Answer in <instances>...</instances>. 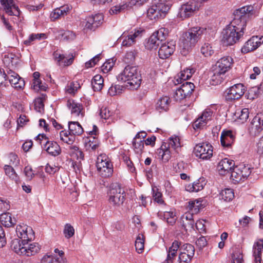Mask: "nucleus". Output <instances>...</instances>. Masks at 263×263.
<instances>
[{
	"mask_svg": "<svg viewBox=\"0 0 263 263\" xmlns=\"http://www.w3.org/2000/svg\"><path fill=\"white\" fill-rule=\"evenodd\" d=\"M119 81L126 83L125 87L128 89H138L141 82L140 75L135 66H127L117 77Z\"/></svg>",
	"mask_w": 263,
	"mask_h": 263,
	"instance_id": "nucleus-1",
	"label": "nucleus"
},
{
	"mask_svg": "<svg viewBox=\"0 0 263 263\" xmlns=\"http://www.w3.org/2000/svg\"><path fill=\"white\" fill-rule=\"evenodd\" d=\"M1 5L3 6L6 14L9 17L4 15L1 16V19L5 27L10 31L13 30V27L10 22L15 23L20 19V11L14 2V0H0Z\"/></svg>",
	"mask_w": 263,
	"mask_h": 263,
	"instance_id": "nucleus-2",
	"label": "nucleus"
},
{
	"mask_svg": "<svg viewBox=\"0 0 263 263\" xmlns=\"http://www.w3.org/2000/svg\"><path fill=\"white\" fill-rule=\"evenodd\" d=\"M206 29L199 26L190 28L183 34L182 46L187 51L195 46L198 41L205 33Z\"/></svg>",
	"mask_w": 263,
	"mask_h": 263,
	"instance_id": "nucleus-3",
	"label": "nucleus"
},
{
	"mask_svg": "<svg viewBox=\"0 0 263 263\" xmlns=\"http://www.w3.org/2000/svg\"><path fill=\"white\" fill-rule=\"evenodd\" d=\"M244 29L231 22L222 31V42L226 46H231L239 40L244 34Z\"/></svg>",
	"mask_w": 263,
	"mask_h": 263,
	"instance_id": "nucleus-4",
	"label": "nucleus"
},
{
	"mask_svg": "<svg viewBox=\"0 0 263 263\" xmlns=\"http://www.w3.org/2000/svg\"><path fill=\"white\" fill-rule=\"evenodd\" d=\"M108 196L109 203L115 208H119L125 200V191L121 184L115 183L110 186Z\"/></svg>",
	"mask_w": 263,
	"mask_h": 263,
	"instance_id": "nucleus-5",
	"label": "nucleus"
},
{
	"mask_svg": "<svg viewBox=\"0 0 263 263\" xmlns=\"http://www.w3.org/2000/svg\"><path fill=\"white\" fill-rule=\"evenodd\" d=\"M254 8L252 5H248L236 9L234 12V17L232 22L239 27L245 29L247 22L253 14Z\"/></svg>",
	"mask_w": 263,
	"mask_h": 263,
	"instance_id": "nucleus-6",
	"label": "nucleus"
},
{
	"mask_svg": "<svg viewBox=\"0 0 263 263\" xmlns=\"http://www.w3.org/2000/svg\"><path fill=\"white\" fill-rule=\"evenodd\" d=\"M97 171L103 177H109L113 173V165L105 154L100 155L97 160Z\"/></svg>",
	"mask_w": 263,
	"mask_h": 263,
	"instance_id": "nucleus-7",
	"label": "nucleus"
},
{
	"mask_svg": "<svg viewBox=\"0 0 263 263\" xmlns=\"http://www.w3.org/2000/svg\"><path fill=\"white\" fill-rule=\"evenodd\" d=\"M201 7L195 0L189 2L181 5L179 9L177 17L181 20L188 18L196 13Z\"/></svg>",
	"mask_w": 263,
	"mask_h": 263,
	"instance_id": "nucleus-8",
	"label": "nucleus"
},
{
	"mask_svg": "<svg viewBox=\"0 0 263 263\" xmlns=\"http://www.w3.org/2000/svg\"><path fill=\"white\" fill-rule=\"evenodd\" d=\"M250 174V167L244 164H240L233 168L231 173V178L234 183H236L247 178Z\"/></svg>",
	"mask_w": 263,
	"mask_h": 263,
	"instance_id": "nucleus-9",
	"label": "nucleus"
},
{
	"mask_svg": "<svg viewBox=\"0 0 263 263\" xmlns=\"http://www.w3.org/2000/svg\"><path fill=\"white\" fill-rule=\"evenodd\" d=\"M194 152L197 157L202 160H209L213 156V146L207 143H201L196 145Z\"/></svg>",
	"mask_w": 263,
	"mask_h": 263,
	"instance_id": "nucleus-10",
	"label": "nucleus"
},
{
	"mask_svg": "<svg viewBox=\"0 0 263 263\" xmlns=\"http://www.w3.org/2000/svg\"><path fill=\"white\" fill-rule=\"evenodd\" d=\"M179 261L180 263H189L195 254V248L189 243H185L179 247Z\"/></svg>",
	"mask_w": 263,
	"mask_h": 263,
	"instance_id": "nucleus-11",
	"label": "nucleus"
},
{
	"mask_svg": "<svg viewBox=\"0 0 263 263\" xmlns=\"http://www.w3.org/2000/svg\"><path fill=\"white\" fill-rule=\"evenodd\" d=\"M16 233L17 236L23 240V242L31 241L34 238V233L32 228L24 223L16 226Z\"/></svg>",
	"mask_w": 263,
	"mask_h": 263,
	"instance_id": "nucleus-12",
	"label": "nucleus"
},
{
	"mask_svg": "<svg viewBox=\"0 0 263 263\" xmlns=\"http://www.w3.org/2000/svg\"><path fill=\"white\" fill-rule=\"evenodd\" d=\"M246 87L241 83H238L230 87L226 91L227 100H237L245 93Z\"/></svg>",
	"mask_w": 263,
	"mask_h": 263,
	"instance_id": "nucleus-13",
	"label": "nucleus"
},
{
	"mask_svg": "<svg viewBox=\"0 0 263 263\" xmlns=\"http://www.w3.org/2000/svg\"><path fill=\"white\" fill-rule=\"evenodd\" d=\"M142 31L140 30H135L128 33L124 32L120 37L119 40H122V45L125 47H129L136 43L137 39L142 36Z\"/></svg>",
	"mask_w": 263,
	"mask_h": 263,
	"instance_id": "nucleus-14",
	"label": "nucleus"
},
{
	"mask_svg": "<svg viewBox=\"0 0 263 263\" xmlns=\"http://www.w3.org/2000/svg\"><path fill=\"white\" fill-rule=\"evenodd\" d=\"M263 130V113H258L253 119L249 130L254 136H257Z\"/></svg>",
	"mask_w": 263,
	"mask_h": 263,
	"instance_id": "nucleus-15",
	"label": "nucleus"
},
{
	"mask_svg": "<svg viewBox=\"0 0 263 263\" xmlns=\"http://www.w3.org/2000/svg\"><path fill=\"white\" fill-rule=\"evenodd\" d=\"M263 43V36L258 37L253 36L248 41H247L241 51L243 53H247L256 49Z\"/></svg>",
	"mask_w": 263,
	"mask_h": 263,
	"instance_id": "nucleus-16",
	"label": "nucleus"
},
{
	"mask_svg": "<svg viewBox=\"0 0 263 263\" xmlns=\"http://www.w3.org/2000/svg\"><path fill=\"white\" fill-rule=\"evenodd\" d=\"M11 86L16 89H22L25 86V81L23 78L12 69L7 70V78Z\"/></svg>",
	"mask_w": 263,
	"mask_h": 263,
	"instance_id": "nucleus-17",
	"label": "nucleus"
},
{
	"mask_svg": "<svg viewBox=\"0 0 263 263\" xmlns=\"http://www.w3.org/2000/svg\"><path fill=\"white\" fill-rule=\"evenodd\" d=\"M233 63V60L231 57H224L217 61L213 68L225 74L231 69Z\"/></svg>",
	"mask_w": 263,
	"mask_h": 263,
	"instance_id": "nucleus-18",
	"label": "nucleus"
},
{
	"mask_svg": "<svg viewBox=\"0 0 263 263\" xmlns=\"http://www.w3.org/2000/svg\"><path fill=\"white\" fill-rule=\"evenodd\" d=\"M175 50V42L170 41L163 44L158 51V55L160 59H166L168 58Z\"/></svg>",
	"mask_w": 263,
	"mask_h": 263,
	"instance_id": "nucleus-19",
	"label": "nucleus"
},
{
	"mask_svg": "<svg viewBox=\"0 0 263 263\" xmlns=\"http://www.w3.org/2000/svg\"><path fill=\"white\" fill-rule=\"evenodd\" d=\"M66 105L72 116L81 117L84 116L83 107L81 103L77 102L73 99H69L67 101Z\"/></svg>",
	"mask_w": 263,
	"mask_h": 263,
	"instance_id": "nucleus-20",
	"label": "nucleus"
},
{
	"mask_svg": "<svg viewBox=\"0 0 263 263\" xmlns=\"http://www.w3.org/2000/svg\"><path fill=\"white\" fill-rule=\"evenodd\" d=\"M103 20V16L101 14L89 16L86 19L85 28L90 30H95L102 23Z\"/></svg>",
	"mask_w": 263,
	"mask_h": 263,
	"instance_id": "nucleus-21",
	"label": "nucleus"
},
{
	"mask_svg": "<svg viewBox=\"0 0 263 263\" xmlns=\"http://www.w3.org/2000/svg\"><path fill=\"white\" fill-rule=\"evenodd\" d=\"M179 222L185 230H194L195 221L193 214L187 212L182 215Z\"/></svg>",
	"mask_w": 263,
	"mask_h": 263,
	"instance_id": "nucleus-22",
	"label": "nucleus"
},
{
	"mask_svg": "<svg viewBox=\"0 0 263 263\" xmlns=\"http://www.w3.org/2000/svg\"><path fill=\"white\" fill-rule=\"evenodd\" d=\"M29 241L24 242V250H23V255L30 256L34 255L39 253L41 249L40 246L36 242L29 243Z\"/></svg>",
	"mask_w": 263,
	"mask_h": 263,
	"instance_id": "nucleus-23",
	"label": "nucleus"
},
{
	"mask_svg": "<svg viewBox=\"0 0 263 263\" xmlns=\"http://www.w3.org/2000/svg\"><path fill=\"white\" fill-rule=\"evenodd\" d=\"M253 263H262L261 254L263 252V239H259L253 245Z\"/></svg>",
	"mask_w": 263,
	"mask_h": 263,
	"instance_id": "nucleus-24",
	"label": "nucleus"
},
{
	"mask_svg": "<svg viewBox=\"0 0 263 263\" xmlns=\"http://www.w3.org/2000/svg\"><path fill=\"white\" fill-rule=\"evenodd\" d=\"M3 61L9 69L10 68L15 69L20 63V59L16 55L9 53L4 55Z\"/></svg>",
	"mask_w": 263,
	"mask_h": 263,
	"instance_id": "nucleus-25",
	"label": "nucleus"
},
{
	"mask_svg": "<svg viewBox=\"0 0 263 263\" xmlns=\"http://www.w3.org/2000/svg\"><path fill=\"white\" fill-rule=\"evenodd\" d=\"M234 166V162L233 160L224 158L218 163L217 167L219 173L221 175H224L231 171Z\"/></svg>",
	"mask_w": 263,
	"mask_h": 263,
	"instance_id": "nucleus-26",
	"label": "nucleus"
},
{
	"mask_svg": "<svg viewBox=\"0 0 263 263\" xmlns=\"http://www.w3.org/2000/svg\"><path fill=\"white\" fill-rule=\"evenodd\" d=\"M70 9L68 5L61 6L54 9L50 13V17L52 21H54L67 15Z\"/></svg>",
	"mask_w": 263,
	"mask_h": 263,
	"instance_id": "nucleus-27",
	"label": "nucleus"
},
{
	"mask_svg": "<svg viewBox=\"0 0 263 263\" xmlns=\"http://www.w3.org/2000/svg\"><path fill=\"white\" fill-rule=\"evenodd\" d=\"M195 70L193 68H186L181 71L175 78V85L182 84L185 81L191 78Z\"/></svg>",
	"mask_w": 263,
	"mask_h": 263,
	"instance_id": "nucleus-28",
	"label": "nucleus"
},
{
	"mask_svg": "<svg viewBox=\"0 0 263 263\" xmlns=\"http://www.w3.org/2000/svg\"><path fill=\"white\" fill-rule=\"evenodd\" d=\"M44 148L46 151L53 156H57L61 154V149L59 145L54 141H47L44 144Z\"/></svg>",
	"mask_w": 263,
	"mask_h": 263,
	"instance_id": "nucleus-29",
	"label": "nucleus"
},
{
	"mask_svg": "<svg viewBox=\"0 0 263 263\" xmlns=\"http://www.w3.org/2000/svg\"><path fill=\"white\" fill-rule=\"evenodd\" d=\"M235 139L232 131H223L220 137L221 144L223 147H229L233 143Z\"/></svg>",
	"mask_w": 263,
	"mask_h": 263,
	"instance_id": "nucleus-30",
	"label": "nucleus"
},
{
	"mask_svg": "<svg viewBox=\"0 0 263 263\" xmlns=\"http://www.w3.org/2000/svg\"><path fill=\"white\" fill-rule=\"evenodd\" d=\"M206 182L204 178H200L193 183L189 184L185 186V190L190 192H197L202 190Z\"/></svg>",
	"mask_w": 263,
	"mask_h": 263,
	"instance_id": "nucleus-31",
	"label": "nucleus"
},
{
	"mask_svg": "<svg viewBox=\"0 0 263 263\" xmlns=\"http://www.w3.org/2000/svg\"><path fill=\"white\" fill-rule=\"evenodd\" d=\"M54 55L59 65L61 66H68L73 63L74 60V57L72 55L67 56L63 54H60L56 52L55 53Z\"/></svg>",
	"mask_w": 263,
	"mask_h": 263,
	"instance_id": "nucleus-32",
	"label": "nucleus"
},
{
	"mask_svg": "<svg viewBox=\"0 0 263 263\" xmlns=\"http://www.w3.org/2000/svg\"><path fill=\"white\" fill-rule=\"evenodd\" d=\"M171 150L167 146V144H162L161 147L157 149V154L163 162H167L171 157Z\"/></svg>",
	"mask_w": 263,
	"mask_h": 263,
	"instance_id": "nucleus-33",
	"label": "nucleus"
},
{
	"mask_svg": "<svg viewBox=\"0 0 263 263\" xmlns=\"http://www.w3.org/2000/svg\"><path fill=\"white\" fill-rule=\"evenodd\" d=\"M84 141V147L87 151L96 150L99 146L98 140L93 136L86 137Z\"/></svg>",
	"mask_w": 263,
	"mask_h": 263,
	"instance_id": "nucleus-34",
	"label": "nucleus"
},
{
	"mask_svg": "<svg viewBox=\"0 0 263 263\" xmlns=\"http://www.w3.org/2000/svg\"><path fill=\"white\" fill-rule=\"evenodd\" d=\"M163 144H167L168 148L174 150L176 153H178L181 148L180 139L178 136H172L168 139L167 142H164Z\"/></svg>",
	"mask_w": 263,
	"mask_h": 263,
	"instance_id": "nucleus-35",
	"label": "nucleus"
},
{
	"mask_svg": "<svg viewBox=\"0 0 263 263\" xmlns=\"http://www.w3.org/2000/svg\"><path fill=\"white\" fill-rule=\"evenodd\" d=\"M171 99L167 96L161 97L157 101L156 104V109L161 112L162 111H167L170 106Z\"/></svg>",
	"mask_w": 263,
	"mask_h": 263,
	"instance_id": "nucleus-36",
	"label": "nucleus"
},
{
	"mask_svg": "<svg viewBox=\"0 0 263 263\" xmlns=\"http://www.w3.org/2000/svg\"><path fill=\"white\" fill-rule=\"evenodd\" d=\"M212 75L210 79V84L212 85H217L220 84L223 80L224 73L213 67Z\"/></svg>",
	"mask_w": 263,
	"mask_h": 263,
	"instance_id": "nucleus-37",
	"label": "nucleus"
},
{
	"mask_svg": "<svg viewBox=\"0 0 263 263\" xmlns=\"http://www.w3.org/2000/svg\"><path fill=\"white\" fill-rule=\"evenodd\" d=\"M154 5L157 7V9L160 14H161V17H163L165 16L172 5L171 3H166L163 0H159L158 2L154 3Z\"/></svg>",
	"mask_w": 263,
	"mask_h": 263,
	"instance_id": "nucleus-38",
	"label": "nucleus"
},
{
	"mask_svg": "<svg viewBox=\"0 0 263 263\" xmlns=\"http://www.w3.org/2000/svg\"><path fill=\"white\" fill-rule=\"evenodd\" d=\"M68 153L72 158L77 159L80 162L84 158L83 152L76 145L69 146Z\"/></svg>",
	"mask_w": 263,
	"mask_h": 263,
	"instance_id": "nucleus-39",
	"label": "nucleus"
},
{
	"mask_svg": "<svg viewBox=\"0 0 263 263\" xmlns=\"http://www.w3.org/2000/svg\"><path fill=\"white\" fill-rule=\"evenodd\" d=\"M0 221L3 226L7 228L13 226L16 223L15 219H12L9 213L2 214L0 216Z\"/></svg>",
	"mask_w": 263,
	"mask_h": 263,
	"instance_id": "nucleus-40",
	"label": "nucleus"
},
{
	"mask_svg": "<svg viewBox=\"0 0 263 263\" xmlns=\"http://www.w3.org/2000/svg\"><path fill=\"white\" fill-rule=\"evenodd\" d=\"M46 38V35L45 33H32L23 41V44L26 46H29L33 44L35 41Z\"/></svg>",
	"mask_w": 263,
	"mask_h": 263,
	"instance_id": "nucleus-41",
	"label": "nucleus"
},
{
	"mask_svg": "<svg viewBox=\"0 0 263 263\" xmlns=\"http://www.w3.org/2000/svg\"><path fill=\"white\" fill-rule=\"evenodd\" d=\"M68 128L70 134L80 135L83 132V129L78 122H69Z\"/></svg>",
	"mask_w": 263,
	"mask_h": 263,
	"instance_id": "nucleus-42",
	"label": "nucleus"
},
{
	"mask_svg": "<svg viewBox=\"0 0 263 263\" xmlns=\"http://www.w3.org/2000/svg\"><path fill=\"white\" fill-rule=\"evenodd\" d=\"M202 201L201 198L190 201L188 202V209L194 213H198L202 208Z\"/></svg>",
	"mask_w": 263,
	"mask_h": 263,
	"instance_id": "nucleus-43",
	"label": "nucleus"
},
{
	"mask_svg": "<svg viewBox=\"0 0 263 263\" xmlns=\"http://www.w3.org/2000/svg\"><path fill=\"white\" fill-rule=\"evenodd\" d=\"M104 80L100 74L95 76L91 80V85L95 91H100L103 86Z\"/></svg>",
	"mask_w": 263,
	"mask_h": 263,
	"instance_id": "nucleus-44",
	"label": "nucleus"
},
{
	"mask_svg": "<svg viewBox=\"0 0 263 263\" xmlns=\"http://www.w3.org/2000/svg\"><path fill=\"white\" fill-rule=\"evenodd\" d=\"M236 118L242 123L246 122L249 118V111L248 108H238L235 113Z\"/></svg>",
	"mask_w": 263,
	"mask_h": 263,
	"instance_id": "nucleus-45",
	"label": "nucleus"
},
{
	"mask_svg": "<svg viewBox=\"0 0 263 263\" xmlns=\"http://www.w3.org/2000/svg\"><path fill=\"white\" fill-rule=\"evenodd\" d=\"M24 242H22L18 239H14L11 241V248L16 253L23 255V250H24Z\"/></svg>",
	"mask_w": 263,
	"mask_h": 263,
	"instance_id": "nucleus-46",
	"label": "nucleus"
},
{
	"mask_svg": "<svg viewBox=\"0 0 263 263\" xmlns=\"http://www.w3.org/2000/svg\"><path fill=\"white\" fill-rule=\"evenodd\" d=\"M41 263H67L66 259L55 258L53 255H46L42 258Z\"/></svg>",
	"mask_w": 263,
	"mask_h": 263,
	"instance_id": "nucleus-47",
	"label": "nucleus"
},
{
	"mask_svg": "<svg viewBox=\"0 0 263 263\" xmlns=\"http://www.w3.org/2000/svg\"><path fill=\"white\" fill-rule=\"evenodd\" d=\"M234 197V193L231 189H225L222 190L219 194V198L225 201H230Z\"/></svg>",
	"mask_w": 263,
	"mask_h": 263,
	"instance_id": "nucleus-48",
	"label": "nucleus"
},
{
	"mask_svg": "<svg viewBox=\"0 0 263 263\" xmlns=\"http://www.w3.org/2000/svg\"><path fill=\"white\" fill-rule=\"evenodd\" d=\"M59 37L64 41H70L75 39L76 35L73 32L70 31L60 30L59 31Z\"/></svg>",
	"mask_w": 263,
	"mask_h": 263,
	"instance_id": "nucleus-49",
	"label": "nucleus"
},
{
	"mask_svg": "<svg viewBox=\"0 0 263 263\" xmlns=\"http://www.w3.org/2000/svg\"><path fill=\"white\" fill-rule=\"evenodd\" d=\"M133 145L134 151L136 154H142L144 147L143 140H138L136 138H134L133 141Z\"/></svg>",
	"mask_w": 263,
	"mask_h": 263,
	"instance_id": "nucleus-50",
	"label": "nucleus"
},
{
	"mask_svg": "<svg viewBox=\"0 0 263 263\" xmlns=\"http://www.w3.org/2000/svg\"><path fill=\"white\" fill-rule=\"evenodd\" d=\"M147 16L151 20L161 17V14L158 12L157 7L155 6L154 4L147 10Z\"/></svg>",
	"mask_w": 263,
	"mask_h": 263,
	"instance_id": "nucleus-51",
	"label": "nucleus"
},
{
	"mask_svg": "<svg viewBox=\"0 0 263 263\" xmlns=\"http://www.w3.org/2000/svg\"><path fill=\"white\" fill-rule=\"evenodd\" d=\"M5 174L10 178L17 181L18 180V177L15 173L14 168L10 165H5L4 167Z\"/></svg>",
	"mask_w": 263,
	"mask_h": 263,
	"instance_id": "nucleus-52",
	"label": "nucleus"
},
{
	"mask_svg": "<svg viewBox=\"0 0 263 263\" xmlns=\"http://www.w3.org/2000/svg\"><path fill=\"white\" fill-rule=\"evenodd\" d=\"M125 87V85L124 86L120 85H112L109 88L108 93L111 96L120 95L124 91Z\"/></svg>",
	"mask_w": 263,
	"mask_h": 263,
	"instance_id": "nucleus-53",
	"label": "nucleus"
},
{
	"mask_svg": "<svg viewBox=\"0 0 263 263\" xmlns=\"http://www.w3.org/2000/svg\"><path fill=\"white\" fill-rule=\"evenodd\" d=\"M80 87V84L78 82H72L67 85L65 87V90L66 92L69 94L74 95Z\"/></svg>",
	"mask_w": 263,
	"mask_h": 263,
	"instance_id": "nucleus-54",
	"label": "nucleus"
},
{
	"mask_svg": "<svg viewBox=\"0 0 263 263\" xmlns=\"http://www.w3.org/2000/svg\"><path fill=\"white\" fill-rule=\"evenodd\" d=\"M182 83L180 88L187 97L189 96L195 87L194 84L189 82H184Z\"/></svg>",
	"mask_w": 263,
	"mask_h": 263,
	"instance_id": "nucleus-55",
	"label": "nucleus"
},
{
	"mask_svg": "<svg viewBox=\"0 0 263 263\" xmlns=\"http://www.w3.org/2000/svg\"><path fill=\"white\" fill-rule=\"evenodd\" d=\"M160 42L161 41L153 33L149 38L146 46L149 49L156 48Z\"/></svg>",
	"mask_w": 263,
	"mask_h": 263,
	"instance_id": "nucleus-56",
	"label": "nucleus"
},
{
	"mask_svg": "<svg viewBox=\"0 0 263 263\" xmlns=\"http://www.w3.org/2000/svg\"><path fill=\"white\" fill-rule=\"evenodd\" d=\"M169 31L165 28H161L158 31L155 32L154 34L161 42L165 40L168 36Z\"/></svg>",
	"mask_w": 263,
	"mask_h": 263,
	"instance_id": "nucleus-57",
	"label": "nucleus"
},
{
	"mask_svg": "<svg viewBox=\"0 0 263 263\" xmlns=\"http://www.w3.org/2000/svg\"><path fill=\"white\" fill-rule=\"evenodd\" d=\"M180 246V242H178L177 240L174 241L172 243V246L169 248L167 252V253L171 255L174 258H175V257L177 256V251L179 248Z\"/></svg>",
	"mask_w": 263,
	"mask_h": 263,
	"instance_id": "nucleus-58",
	"label": "nucleus"
},
{
	"mask_svg": "<svg viewBox=\"0 0 263 263\" xmlns=\"http://www.w3.org/2000/svg\"><path fill=\"white\" fill-rule=\"evenodd\" d=\"M116 60L114 59L107 60L102 66V71L104 73H107L111 70L115 65Z\"/></svg>",
	"mask_w": 263,
	"mask_h": 263,
	"instance_id": "nucleus-59",
	"label": "nucleus"
},
{
	"mask_svg": "<svg viewBox=\"0 0 263 263\" xmlns=\"http://www.w3.org/2000/svg\"><path fill=\"white\" fill-rule=\"evenodd\" d=\"M144 243V241L143 235L139 234L136 238L135 244L136 250L138 253H140L143 250Z\"/></svg>",
	"mask_w": 263,
	"mask_h": 263,
	"instance_id": "nucleus-60",
	"label": "nucleus"
},
{
	"mask_svg": "<svg viewBox=\"0 0 263 263\" xmlns=\"http://www.w3.org/2000/svg\"><path fill=\"white\" fill-rule=\"evenodd\" d=\"M213 114V112L211 109L206 108L199 117L202 118V120L207 124L209 121L211 120Z\"/></svg>",
	"mask_w": 263,
	"mask_h": 263,
	"instance_id": "nucleus-61",
	"label": "nucleus"
},
{
	"mask_svg": "<svg viewBox=\"0 0 263 263\" xmlns=\"http://www.w3.org/2000/svg\"><path fill=\"white\" fill-rule=\"evenodd\" d=\"M65 237L66 238H70L74 234V229L73 227L69 223L65 224L63 231Z\"/></svg>",
	"mask_w": 263,
	"mask_h": 263,
	"instance_id": "nucleus-62",
	"label": "nucleus"
},
{
	"mask_svg": "<svg viewBox=\"0 0 263 263\" xmlns=\"http://www.w3.org/2000/svg\"><path fill=\"white\" fill-rule=\"evenodd\" d=\"M201 52L205 57H209L214 53V51L212 49L210 44L208 43H205L202 46L201 48Z\"/></svg>",
	"mask_w": 263,
	"mask_h": 263,
	"instance_id": "nucleus-63",
	"label": "nucleus"
},
{
	"mask_svg": "<svg viewBox=\"0 0 263 263\" xmlns=\"http://www.w3.org/2000/svg\"><path fill=\"white\" fill-rule=\"evenodd\" d=\"M126 7L127 6L125 4L116 5L110 8L109 13L112 15L117 14L125 10Z\"/></svg>",
	"mask_w": 263,
	"mask_h": 263,
	"instance_id": "nucleus-64",
	"label": "nucleus"
}]
</instances>
